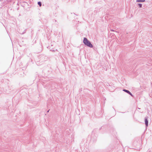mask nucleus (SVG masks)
<instances>
[{
    "mask_svg": "<svg viewBox=\"0 0 152 152\" xmlns=\"http://www.w3.org/2000/svg\"><path fill=\"white\" fill-rule=\"evenodd\" d=\"M145 1V0H136V2H143Z\"/></svg>",
    "mask_w": 152,
    "mask_h": 152,
    "instance_id": "4",
    "label": "nucleus"
},
{
    "mask_svg": "<svg viewBox=\"0 0 152 152\" xmlns=\"http://www.w3.org/2000/svg\"><path fill=\"white\" fill-rule=\"evenodd\" d=\"M137 5L139 6L140 8H141L142 6V4H137Z\"/></svg>",
    "mask_w": 152,
    "mask_h": 152,
    "instance_id": "5",
    "label": "nucleus"
},
{
    "mask_svg": "<svg viewBox=\"0 0 152 152\" xmlns=\"http://www.w3.org/2000/svg\"><path fill=\"white\" fill-rule=\"evenodd\" d=\"M49 110H48V111H47V112H49Z\"/></svg>",
    "mask_w": 152,
    "mask_h": 152,
    "instance_id": "7",
    "label": "nucleus"
},
{
    "mask_svg": "<svg viewBox=\"0 0 152 152\" xmlns=\"http://www.w3.org/2000/svg\"><path fill=\"white\" fill-rule=\"evenodd\" d=\"M123 91L126 93L129 94L131 95L132 96H133V95L132 94V93L129 91L126 90V89H123Z\"/></svg>",
    "mask_w": 152,
    "mask_h": 152,
    "instance_id": "3",
    "label": "nucleus"
},
{
    "mask_svg": "<svg viewBox=\"0 0 152 152\" xmlns=\"http://www.w3.org/2000/svg\"><path fill=\"white\" fill-rule=\"evenodd\" d=\"M148 116L146 117L145 118V124L146 125V126H148Z\"/></svg>",
    "mask_w": 152,
    "mask_h": 152,
    "instance_id": "2",
    "label": "nucleus"
},
{
    "mask_svg": "<svg viewBox=\"0 0 152 152\" xmlns=\"http://www.w3.org/2000/svg\"><path fill=\"white\" fill-rule=\"evenodd\" d=\"M111 31H113V30H111Z\"/></svg>",
    "mask_w": 152,
    "mask_h": 152,
    "instance_id": "8",
    "label": "nucleus"
},
{
    "mask_svg": "<svg viewBox=\"0 0 152 152\" xmlns=\"http://www.w3.org/2000/svg\"><path fill=\"white\" fill-rule=\"evenodd\" d=\"M38 4L40 6H41V3L40 2H38Z\"/></svg>",
    "mask_w": 152,
    "mask_h": 152,
    "instance_id": "6",
    "label": "nucleus"
},
{
    "mask_svg": "<svg viewBox=\"0 0 152 152\" xmlns=\"http://www.w3.org/2000/svg\"><path fill=\"white\" fill-rule=\"evenodd\" d=\"M83 42L86 45L90 48H91L93 47V45L91 44L90 42L85 37L84 38Z\"/></svg>",
    "mask_w": 152,
    "mask_h": 152,
    "instance_id": "1",
    "label": "nucleus"
}]
</instances>
